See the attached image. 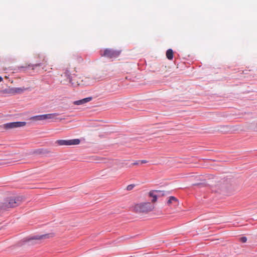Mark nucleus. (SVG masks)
<instances>
[{
    "mask_svg": "<svg viewBox=\"0 0 257 257\" xmlns=\"http://www.w3.org/2000/svg\"><path fill=\"white\" fill-rule=\"evenodd\" d=\"M70 68H67L65 72L61 75V83L62 84H68L71 83L73 86L80 85H90L94 82L101 80L104 77L102 73L96 72L92 73L89 76H82L79 79L81 81L77 80V76L75 73L72 74Z\"/></svg>",
    "mask_w": 257,
    "mask_h": 257,
    "instance_id": "obj_1",
    "label": "nucleus"
},
{
    "mask_svg": "<svg viewBox=\"0 0 257 257\" xmlns=\"http://www.w3.org/2000/svg\"><path fill=\"white\" fill-rule=\"evenodd\" d=\"M154 208L150 202H142L135 204L133 206V211L138 213H147L152 211Z\"/></svg>",
    "mask_w": 257,
    "mask_h": 257,
    "instance_id": "obj_2",
    "label": "nucleus"
},
{
    "mask_svg": "<svg viewBox=\"0 0 257 257\" xmlns=\"http://www.w3.org/2000/svg\"><path fill=\"white\" fill-rule=\"evenodd\" d=\"M121 51L113 49L107 48L105 49L101 55L108 58L112 59L117 58L120 54Z\"/></svg>",
    "mask_w": 257,
    "mask_h": 257,
    "instance_id": "obj_3",
    "label": "nucleus"
},
{
    "mask_svg": "<svg viewBox=\"0 0 257 257\" xmlns=\"http://www.w3.org/2000/svg\"><path fill=\"white\" fill-rule=\"evenodd\" d=\"M80 141L78 139L72 140H58L55 142L57 146H73L79 145Z\"/></svg>",
    "mask_w": 257,
    "mask_h": 257,
    "instance_id": "obj_4",
    "label": "nucleus"
},
{
    "mask_svg": "<svg viewBox=\"0 0 257 257\" xmlns=\"http://www.w3.org/2000/svg\"><path fill=\"white\" fill-rule=\"evenodd\" d=\"M28 88L23 87H14L10 88L9 89L4 90L3 92L5 93H8L12 95L16 94H21L23 93L25 91L28 90Z\"/></svg>",
    "mask_w": 257,
    "mask_h": 257,
    "instance_id": "obj_5",
    "label": "nucleus"
},
{
    "mask_svg": "<svg viewBox=\"0 0 257 257\" xmlns=\"http://www.w3.org/2000/svg\"><path fill=\"white\" fill-rule=\"evenodd\" d=\"M26 124L25 121H17L9 122L4 124V128L6 129H11L16 127L24 126Z\"/></svg>",
    "mask_w": 257,
    "mask_h": 257,
    "instance_id": "obj_6",
    "label": "nucleus"
},
{
    "mask_svg": "<svg viewBox=\"0 0 257 257\" xmlns=\"http://www.w3.org/2000/svg\"><path fill=\"white\" fill-rule=\"evenodd\" d=\"M92 99V97H86V98L82 99L81 100L75 101L74 102V104L75 105H82V104L86 103L90 101Z\"/></svg>",
    "mask_w": 257,
    "mask_h": 257,
    "instance_id": "obj_7",
    "label": "nucleus"
},
{
    "mask_svg": "<svg viewBox=\"0 0 257 257\" xmlns=\"http://www.w3.org/2000/svg\"><path fill=\"white\" fill-rule=\"evenodd\" d=\"M7 200L11 208L16 207L19 205L18 201L15 198H9Z\"/></svg>",
    "mask_w": 257,
    "mask_h": 257,
    "instance_id": "obj_8",
    "label": "nucleus"
},
{
    "mask_svg": "<svg viewBox=\"0 0 257 257\" xmlns=\"http://www.w3.org/2000/svg\"><path fill=\"white\" fill-rule=\"evenodd\" d=\"M11 207L9 206V202L7 199L4 200L3 202H0V209L3 210H6Z\"/></svg>",
    "mask_w": 257,
    "mask_h": 257,
    "instance_id": "obj_9",
    "label": "nucleus"
},
{
    "mask_svg": "<svg viewBox=\"0 0 257 257\" xmlns=\"http://www.w3.org/2000/svg\"><path fill=\"white\" fill-rule=\"evenodd\" d=\"M157 191H151L149 193V196L152 198V202H155L157 200Z\"/></svg>",
    "mask_w": 257,
    "mask_h": 257,
    "instance_id": "obj_10",
    "label": "nucleus"
},
{
    "mask_svg": "<svg viewBox=\"0 0 257 257\" xmlns=\"http://www.w3.org/2000/svg\"><path fill=\"white\" fill-rule=\"evenodd\" d=\"M167 204L168 205H170L171 204H178V200L176 198L173 196H171L167 201Z\"/></svg>",
    "mask_w": 257,
    "mask_h": 257,
    "instance_id": "obj_11",
    "label": "nucleus"
},
{
    "mask_svg": "<svg viewBox=\"0 0 257 257\" xmlns=\"http://www.w3.org/2000/svg\"><path fill=\"white\" fill-rule=\"evenodd\" d=\"M166 57L167 58L171 60L173 58V50L171 49H168L166 52Z\"/></svg>",
    "mask_w": 257,
    "mask_h": 257,
    "instance_id": "obj_12",
    "label": "nucleus"
},
{
    "mask_svg": "<svg viewBox=\"0 0 257 257\" xmlns=\"http://www.w3.org/2000/svg\"><path fill=\"white\" fill-rule=\"evenodd\" d=\"M73 59L75 62L77 63H81L83 61L82 58L77 54L74 55Z\"/></svg>",
    "mask_w": 257,
    "mask_h": 257,
    "instance_id": "obj_13",
    "label": "nucleus"
},
{
    "mask_svg": "<svg viewBox=\"0 0 257 257\" xmlns=\"http://www.w3.org/2000/svg\"><path fill=\"white\" fill-rule=\"evenodd\" d=\"M57 115L56 113H50V114H43V118L44 119H54L55 118V116Z\"/></svg>",
    "mask_w": 257,
    "mask_h": 257,
    "instance_id": "obj_14",
    "label": "nucleus"
},
{
    "mask_svg": "<svg viewBox=\"0 0 257 257\" xmlns=\"http://www.w3.org/2000/svg\"><path fill=\"white\" fill-rule=\"evenodd\" d=\"M43 117H44L43 114L35 116L32 117V119L34 120H36V121L45 120L44 118H43Z\"/></svg>",
    "mask_w": 257,
    "mask_h": 257,
    "instance_id": "obj_15",
    "label": "nucleus"
},
{
    "mask_svg": "<svg viewBox=\"0 0 257 257\" xmlns=\"http://www.w3.org/2000/svg\"><path fill=\"white\" fill-rule=\"evenodd\" d=\"M240 241L243 243H245L247 241V238L246 237H241L240 238Z\"/></svg>",
    "mask_w": 257,
    "mask_h": 257,
    "instance_id": "obj_16",
    "label": "nucleus"
},
{
    "mask_svg": "<svg viewBox=\"0 0 257 257\" xmlns=\"http://www.w3.org/2000/svg\"><path fill=\"white\" fill-rule=\"evenodd\" d=\"M134 186H135L134 185H129L127 186L126 189L127 190H131L134 188Z\"/></svg>",
    "mask_w": 257,
    "mask_h": 257,
    "instance_id": "obj_17",
    "label": "nucleus"
},
{
    "mask_svg": "<svg viewBox=\"0 0 257 257\" xmlns=\"http://www.w3.org/2000/svg\"><path fill=\"white\" fill-rule=\"evenodd\" d=\"M35 153L36 154H40L43 153V150H37L35 151Z\"/></svg>",
    "mask_w": 257,
    "mask_h": 257,
    "instance_id": "obj_18",
    "label": "nucleus"
},
{
    "mask_svg": "<svg viewBox=\"0 0 257 257\" xmlns=\"http://www.w3.org/2000/svg\"><path fill=\"white\" fill-rule=\"evenodd\" d=\"M48 235H43L42 236H41V237L40 238H46L47 236Z\"/></svg>",
    "mask_w": 257,
    "mask_h": 257,
    "instance_id": "obj_19",
    "label": "nucleus"
},
{
    "mask_svg": "<svg viewBox=\"0 0 257 257\" xmlns=\"http://www.w3.org/2000/svg\"><path fill=\"white\" fill-rule=\"evenodd\" d=\"M147 161L146 160H142L141 163H146Z\"/></svg>",
    "mask_w": 257,
    "mask_h": 257,
    "instance_id": "obj_20",
    "label": "nucleus"
},
{
    "mask_svg": "<svg viewBox=\"0 0 257 257\" xmlns=\"http://www.w3.org/2000/svg\"><path fill=\"white\" fill-rule=\"evenodd\" d=\"M43 63H39V64H36V66H40L42 64H43Z\"/></svg>",
    "mask_w": 257,
    "mask_h": 257,
    "instance_id": "obj_21",
    "label": "nucleus"
},
{
    "mask_svg": "<svg viewBox=\"0 0 257 257\" xmlns=\"http://www.w3.org/2000/svg\"><path fill=\"white\" fill-rule=\"evenodd\" d=\"M138 162H135V163H134L133 164V165H138Z\"/></svg>",
    "mask_w": 257,
    "mask_h": 257,
    "instance_id": "obj_22",
    "label": "nucleus"
},
{
    "mask_svg": "<svg viewBox=\"0 0 257 257\" xmlns=\"http://www.w3.org/2000/svg\"><path fill=\"white\" fill-rule=\"evenodd\" d=\"M2 80H3V78L1 76H0V82L1 81H2Z\"/></svg>",
    "mask_w": 257,
    "mask_h": 257,
    "instance_id": "obj_23",
    "label": "nucleus"
},
{
    "mask_svg": "<svg viewBox=\"0 0 257 257\" xmlns=\"http://www.w3.org/2000/svg\"><path fill=\"white\" fill-rule=\"evenodd\" d=\"M75 71V72H77V71L76 70V68H75V69H74V71Z\"/></svg>",
    "mask_w": 257,
    "mask_h": 257,
    "instance_id": "obj_24",
    "label": "nucleus"
},
{
    "mask_svg": "<svg viewBox=\"0 0 257 257\" xmlns=\"http://www.w3.org/2000/svg\"><path fill=\"white\" fill-rule=\"evenodd\" d=\"M43 61L46 62L44 59H43Z\"/></svg>",
    "mask_w": 257,
    "mask_h": 257,
    "instance_id": "obj_25",
    "label": "nucleus"
}]
</instances>
